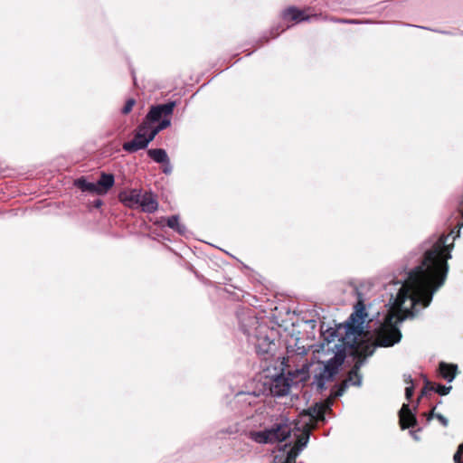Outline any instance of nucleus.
I'll use <instances>...</instances> for the list:
<instances>
[{
    "label": "nucleus",
    "instance_id": "35",
    "mask_svg": "<svg viewBox=\"0 0 463 463\" xmlns=\"http://www.w3.org/2000/svg\"><path fill=\"white\" fill-rule=\"evenodd\" d=\"M463 225V222H461V224L458 225V228H461Z\"/></svg>",
    "mask_w": 463,
    "mask_h": 463
},
{
    "label": "nucleus",
    "instance_id": "30",
    "mask_svg": "<svg viewBox=\"0 0 463 463\" xmlns=\"http://www.w3.org/2000/svg\"><path fill=\"white\" fill-rule=\"evenodd\" d=\"M404 382L410 385H413V381H412V378L411 376V374H404Z\"/></svg>",
    "mask_w": 463,
    "mask_h": 463
},
{
    "label": "nucleus",
    "instance_id": "31",
    "mask_svg": "<svg viewBox=\"0 0 463 463\" xmlns=\"http://www.w3.org/2000/svg\"><path fill=\"white\" fill-rule=\"evenodd\" d=\"M435 409H436V407H433V408L431 409V411L428 413V415H427V420H431L432 418H434V417H435V415L437 414V413H435Z\"/></svg>",
    "mask_w": 463,
    "mask_h": 463
},
{
    "label": "nucleus",
    "instance_id": "4",
    "mask_svg": "<svg viewBox=\"0 0 463 463\" xmlns=\"http://www.w3.org/2000/svg\"><path fill=\"white\" fill-rule=\"evenodd\" d=\"M357 302L354 305V311L351 314L347 322L346 335L347 339L351 338L352 335H366L367 333L364 330V323L367 317L365 311L364 301L362 298V294L357 292Z\"/></svg>",
    "mask_w": 463,
    "mask_h": 463
},
{
    "label": "nucleus",
    "instance_id": "12",
    "mask_svg": "<svg viewBox=\"0 0 463 463\" xmlns=\"http://www.w3.org/2000/svg\"><path fill=\"white\" fill-rule=\"evenodd\" d=\"M273 396H285L289 392V380L283 375L277 376L271 383L269 387Z\"/></svg>",
    "mask_w": 463,
    "mask_h": 463
},
{
    "label": "nucleus",
    "instance_id": "28",
    "mask_svg": "<svg viewBox=\"0 0 463 463\" xmlns=\"http://www.w3.org/2000/svg\"><path fill=\"white\" fill-rule=\"evenodd\" d=\"M413 392H414L413 385H410L405 388V397L408 401H410L411 399V397L413 395Z\"/></svg>",
    "mask_w": 463,
    "mask_h": 463
},
{
    "label": "nucleus",
    "instance_id": "32",
    "mask_svg": "<svg viewBox=\"0 0 463 463\" xmlns=\"http://www.w3.org/2000/svg\"><path fill=\"white\" fill-rule=\"evenodd\" d=\"M101 204H102L101 200H97V201L95 202V207H99Z\"/></svg>",
    "mask_w": 463,
    "mask_h": 463
},
{
    "label": "nucleus",
    "instance_id": "10",
    "mask_svg": "<svg viewBox=\"0 0 463 463\" xmlns=\"http://www.w3.org/2000/svg\"><path fill=\"white\" fill-rule=\"evenodd\" d=\"M141 189H128L118 194V200L127 207L135 209L139 207L141 200Z\"/></svg>",
    "mask_w": 463,
    "mask_h": 463
},
{
    "label": "nucleus",
    "instance_id": "3",
    "mask_svg": "<svg viewBox=\"0 0 463 463\" xmlns=\"http://www.w3.org/2000/svg\"><path fill=\"white\" fill-rule=\"evenodd\" d=\"M394 314L386 316L384 323L376 332V345L389 347L400 342L402 333L393 322Z\"/></svg>",
    "mask_w": 463,
    "mask_h": 463
},
{
    "label": "nucleus",
    "instance_id": "25",
    "mask_svg": "<svg viewBox=\"0 0 463 463\" xmlns=\"http://www.w3.org/2000/svg\"><path fill=\"white\" fill-rule=\"evenodd\" d=\"M435 385L433 383L430 382L428 379L425 380L424 386L421 390V396L426 395L428 392L435 391Z\"/></svg>",
    "mask_w": 463,
    "mask_h": 463
},
{
    "label": "nucleus",
    "instance_id": "21",
    "mask_svg": "<svg viewBox=\"0 0 463 463\" xmlns=\"http://www.w3.org/2000/svg\"><path fill=\"white\" fill-rule=\"evenodd\" d=\"M75 184L83 192H90L98 194L97 184L95 183L87 182L83 177L76 180Z\"/></svg>",
    "mask_w": 463,
    "mask_h": 463
},
{
    "label": "nucleus",
    "instance_id": "5",
    "mask_svg": "<svg viewBox=\"0 0 463 463\" xmlns=\"http://www.w3.org/2000/svg\"><path fill=\"white\" fill-rule=\"evenodd\" d=\"M345 354L337 353L333 358L323 364L321 371L316 374L317 384L319 389H323L326 383L333 380L337 374L339 368L344 364Z\"/></svg>",
    "mask_w": 463,
    "mask_h": 463
},
{
    "label": "nucleus",
    "instance_id": "7",
    "mask_svg": "<svg viewBox=\"0 0 463 463\" xmlns=\"http://www.w3.org/2000/svg\"><path fill=\"white\" fill-rule=\"evenodd\" d=\"M147 129L146 122H142L135 130L133 139L128 142H125L122 145L123 150L128 153H135L138 150L146 148L148 146V142L146 140Z\"/></svg>",
    "mask_w": 463,
    "mask_h": 463
},
{
    "label": "nucleus",
    "instance_id": "23",
    "mask_svg": "<svg viewBox=\"0 0 463 463\" xmlns=\"http://www.w3.org/2000/svg\"><path fill=\"white\" fill-rule=\"evenodd\" d=\"M298 451L297 449L291 448L287 456L285 458L275 457V460H278L279 463H296V458L298 457Z\"/></svg>",
    "mask_w": 463,
    "mask_h": 463
},
{
    "label": "nucleus",
    "instance_id": "36",
    "mask_svg": "<svg viewBox=\"0 0 463 463\" xmlns=\"http://www.w3.org/2000/svg\"><path fill=\"white\" fill-rule=\"evenodd\" d=\"M463 225V222H461V224L458 225V228H461Z\"/></svg>",
    "mask_w": 463,
    "mask_h": 463
},
{
    "label": "nucleus",
    "instance_id": "26",
    "mask_svg": "<svg viewBox=\"0 0 463 463\" xmlns=\"http://www.w3.org/2000/svg\"><path fill=\"white\" fill-rule=\"evenodd\" d=\"M452 389V386H445L442 384H438L435 388V392H438L439 395H447L450 390Z\"/></svg>",
    "mask_w": 463,
    "mask_h": 463
},
{
    "label": "nucleus",
    "instance_id": "16",
    "mask_svg": "<svg viewBox=\"0 0 463 463\" xmlns=\"http://www.w3.org/2000/svg\"><path fill=\"white\" fill-rule=\"evenodd\" d=\"M439 371L442 378L448 382H452L458 373V366L453 364L441 362L439 365Z\"/></svg>",
    "mask_w": 463,
    "mask_h": 463
},
{
    "label": "nucleus",
    "instance_id": "27",
    "mask_svg": "<svg viewBox=\"0 0 463 463\" xmlns=\"http://www.w3.org/2000/svg\"><path fill=\"white\" fill-rule=\"evenodd\" d=\"M463 455V443L460 444L458 448V450L454 454V462L455 463H463L461 460V456Z\"/></svg>",
    "mask_w": 463,
    "mask_h": 463
},
{
    "label": "nucleus",
    "instance_id": "13",
    "mask_svg": "<svg viewBox=\"0 0 463 463\" xmlns=\"http://www.w3.org/2000/svg\"><path fill=\"white\" fill-rule=\"evenodd\" d=\"M399 424L402 430H406L417 425V419L411 412L410 406L403 403L399 411Z\"/></svg>",
    "mask_w": 463,
    "mask_h": 463
},
{
    "label": "nucleus",
    "instance_id": "19",
    "mask_svg": "<svg viewBox=\"0 0 463 463\" xmlns=\"http://www.w3.org/2000/svg\"><path fill=\"white\" fill-rule=\"evenodd\" d=\"M148 156L156 163L168 164L169 158L165 149L152 148L147 150Z\"/></svg>",
    "mask_w": 463,
    "mask_h": 463
},
{
    "label": "nucleus",
    "instance_id": "1",
    "mask_svg": "<svg viewBox=\"0 0 463 463\" xmlns=\"http://www.w3.org/2000/svg\"><path fill=\"white\" fill-rule=\"evenodd\" d=\"M449 235L440 236L425 252L421 264L411 270L397 296L401 305L406 298H411L413 304L421 303L424 307L430 304L433 293L446 279L453 247V243H447Z\"/></svg>",
    "mask_w": 463,
    "mask_h": 463
},
{
    "label": "nucleus",
    "instance_id": "22",
    "mask_svg": "<svg viewBox=\"0 0 463 463\" xmlns=\"http://www.w3.org/2000/svg\"><path fill=\"white\" fill-rule=\"evenodd\" d=\"M166 224L169 228L173 229L180 234H183L185 231V227L180 224L179 217L177 215L168 217L166 220Z\"/></svg>",
    "mask_w": 463,
    "mask_h": 463
},
{
    "label": "nucleus",
    "instance_id": "15",
    "mask_svg": "<svg viewBox=\"0 0 463 463\" xmlns=\"http://www.w3.org/2000/svg\"><path fill=\"white\" fill-rule=\"evenodd\" d=\"M115 178L112 174L101 173L99 181L96 183L98 194H106L114 185Z\"/></svg>",
    "mask_w": 463,
    "mask_h": 463
},
{
    "label": "nucleus",
    "instance_id": "24",
    "mask_svg": "<svg viewBox=\"0 0 463 463\" xmlns=\"http://www.w3.org/2000/svg\"><path fill=\"white\" fill-rule=\"evenodd\" d=\"M135 104H136V100L134 99H128L126 101L124 107L122 108V113L124 115L128 114L132 110Z\"/></svg>",
    "mask_w": 463,
    "mask_h": 463
},
{
    "label": "nucleus",
    "instance_id": "33",
    "mask_svg": "<svg viewBox=\"0 0 463 463\" xmlns=\"http://www.w3.org/2000/svg\"><path fill=\"white\" fill-rule=\"evenodd\" d=\"M403 320V317H398V321H402Z\"/></svg>",
    "mask_w": 463,
    "mask_h": 463
},
{
    "label": "nucleus",
    "instance_id": "2",
    "mask_svg": "<svg viewBox=\"0 0 463 463\" xmlns=\"http://www.w3.org/2000/svg\"><path fill=\"white\" fill-rule=\"evenodd\" d=\"M298 423V421L289 422L288 420H281L269 429L261 431H250V438L260 444L282 442L291 436L293 430H300Z\"/></svg>",
    "mask_w": 463,
    "mask_h": 463
},
{
    "label": "nucleus",
    "instance_id": "37",
    "mask_svg": "<svg viewBox=\"0 0 463 463\" xmlns=\"http://www.w3.org/2000/svg\"><path fill=\"white\" fill-rule=\"evenodd\" d=\"M460 211H461V215H462V217H463V209H461Z\"/></svg>",
    "mask_w": 463,
    "mask_h": 463
},
{
    "label": "nucleus",
    "instance_id": "9",
    "mask_svg": "<svg viewBox=\"0 0 463 463\" xmlns=\"http://www.w3.org/2000/svg\"><path fill=\"white\" fill-rule=\"evenodd\" d=\"M329 409L328 405L324 403H316L307 410L303 411L299 417L301 420L308 418V424L313 428L314 424L319 420H325L326 411Z\"/></svg>",
    "mask_w": 463,
    "mask_h": 463
},
{
    "label": "nucleus",
    "instance_id": "11",
    "mask_svg": "<svg viewBox=\"0 0 463 463\" xmlns=\"http://www.w3.org/2000/svg\"><path fill=\"white\" fill-rule=\"evenodd\" d=\"M310 17L307 10H301L296 6H289L282 12V19L286 22H294L295 24L307 21Z\"/></svg>",
    "mask_w": 463,
    "mask_h": 463
},
{
    "label": "nucleus",
    "instance_id": "17",
    "mask_svg": "<svg viewBox=\"0 0 463 463\" xmlns=\"http://www.w3.org/2000/svg\"><path fill=\"white\" fill-rule=\"evenodd\" d=\"M171 124L170 118H163L157 126L150 124V128L146 131V140L148 144L154 140L156 136L163 129L168 128Z\"/></svg>",
    "mask_w": 463,
    "mask_h": 463
},
{
    "label": "nucleus",
    "instance_id": "34",
    "mask_svg": "<svg viewBox=\"0 0 463 463\" xmlns=\"http://www.w3.org/2000/svg\"><path fill=\"white\" fill-rule=\"evenodd\" d=\"M463 225V222H461V224L458 225V228H461Z\"/></svg>",
    "mask_w": 463,
    "mask_h": 463
},
{
    "label": "nucleus",
    "instance_id": "18",
    "mask_svg": "<svg viewBox=\"0 0 463 463\" xmlns=\"http://www.w3.org/2000/svg\"><path fill=\"white\" fill-rule=\"evenodd\" d=\"M302 429V433L298 436L297 440L292 447L293 449H297V451H299L303 447H305L309 439L311 427L308 423H307V421L304 422Z\"/></svg>",
    "mask_w": 463,
    "mask_h": 463
},
{
    "label": "nucleus",
    "instance_id": "20",
    "mask_svg": "<svg viewBox=\"0 0 463 463\" xmlns=\"http://www.w3.org/2000/svg\"><path fill=\"white\" fill-rule=\"evenodd\" d=\"M360 366V361H357L353 369L349 372L346 382H350L351 384L356 386H359L361 384L362 376L359 373Z\"/></svg>",
    "mask_w": 463,
    "mask_h": 463
},
{
    "label": "nucleus",
    "instance_id": "29",
    "mask_svg": "<svg viewBox=\"0 0 463 463\" xmlns=\"http://www.w3.org/2000/svg\"><path fill=\"white\" fill-rule=\"evenodd\" d=\"M435 418L444 426V427H447L449 425V420L446 417H444L442 414L440 413H437L435 415Z\"/></svg>",
    "mask_w": 463,
    "mask_h": 463
},
{
    "label": "nucleus",
    "instance_id": "6",
    "mask_svg": "<svg viewBox=\"0 0 463 463\" xmlns=\"http://www.w3.org/2000/svg\"><path fill=\"white\" fill-rule=\"evenodd\" d=\"M364 336V335H352L349 339H347L346 335L345 336V344L352 349L353 354L358 358L360 364L362 363V359H365L367 356L373 354L376 345V344L374 345L364 341L363 339Z\"/></svg>",
    "mask_w": 463,
    "mask_h": 463
},
{
    "label": "nucleus",
    "instance_id": "8",
    "mask_svg": "<svg viewBox=\"0 0 463 463\" xmlns=\"http://www.w3.org/2000/svg\"><path fill=\"white\" fill-rule=\"evenodd\" d=\"M175 107V101L153 106L150 108V110L146 114L143 122H146V127L149 128L150 124H154L155 122L159 121L161 118H169V117L173 114Z\"/></svg>",
    "mask_w": 463,
    "mask_h": 463
},
{
    "label": "nucleus",
    "instance_id": "14",
    "mask_svg": "<svg viewBox=\"0 0 463 463\" xmlns=\"http://www.w3.org/2000/svg\"><path fill=\"white\" fill-rule=\"evenodd\" d=\"M144 213H153L158 209L156 196L150 191L142 192L140 205Z\"/></svg>",
    "mask_w": 463,
    "mask_h": 463
}]
</instances>
